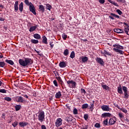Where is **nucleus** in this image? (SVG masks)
Here are the masks:
<instances>
[{"instance_id":"1","label":"nucleus","mask_w":129,"mask_h":129,"mask_svg":"<svg viewBox=\"0 0 129 129\" xmlns=\"http://www.w3.org/2000/svg\"><path fill=\"white\" fill-rule=\"evenodd\" d=\"M19 63L21 66H23V67H27V66H29L33 64V60L29 58H25L24 59H20L19 60Z\"/></svg>"},{"instance_id":"2","label":"nucleus","mask_w":129,"mask_h":129,"mask_svg":"<svg viewBox=\"0 0 129 129\" xmlns=\"http://www.w3.org/2000/svg\"><path fill=\"white\" fill-rule=\"evenodd\" d=\"M122 90L124 92V98L125 99H127L128 98V94L127 93V88L125 86H122L121 88V86L119 85L117 87V92L119 93V94H122Z\"/></svg>"},{"instance_id":"3","label":"nucleus","mask_w":129,"mask_h":129,"mask_svg":"<svg viewBox=\"0 0 129 129\" xmlns=\"http://www.w3.org/2000/svg\"><path fill=\"white\" fill-rule=\"evenodd\" d=\"M113 47H114V48H113V51L116 52V53H119V54H120L121 55H122V54H123V51L121 50H123V46L117 44H113Z\"/></svg>"},{"instance_id":"4","label":"nucleus","mask_w":129,"mask_h":129,"mask_svg":"<svg viewBox=\"0 0 129 129\" xmlns=\"http://www.w3.org/2000/svg\"><path fill=\"white\" fill-rule=\"evenodd\" d=\"M45 119V112L42 111L39 112L38 114V120L41 122H43Z\"/></svg>"},{"instance_id":"5","label":"nucleus","mask_w":129,"mask_h":129,"mask_svg":"<svg viewBox=\"0 0 129 129\" xmlns=\"http://www.w3.org/2000/svg\"><path fill=\"white\" fill-rule=\"evenodd\" d=\"M101 53L102 54V56H104V57H107V56H111L112 54L109 51H107V50L104 49L103 50H101Z\"/></svg>"},{"instance_id":"6","label":"nucleus","mask_w":129,"mask_h":129,"mask_svg":"<svg viewBox=\"0 0 129 129\" xmlns=\"http://www.w3.org/2000/svg\"><path fill=\"white\" fill-rule=\"evenodd\" d=\"M29 11L30 12H31L33 15H37V13H36V9L35 8L34 5L31 2L30 3Z\"/></svg>"},{"instance_id":"7","label":"nucleus","mask_w":129,"mask_h":129,"mask_svg":"<svg viewBox=\"0 0 129 129\" xmlns=\"http://www.w3.org/2000/svg\"><path fill=\"white\" fill-rule=\"evenodd\" d=\"M67 84L70 88H75L76 87V82L73 81V80H69L67 81Z\"/></svg>"},{"instance_id":"8","label":"nucleus","mask_w":129,"mask_h":129,"mask_svg":"<svg viewBox=\"0 0 129 129\" xmlns=\"http://www.w3.org/2000/svg\"><path fill=\"white\" fill-rule=\"evenodd\" d=\"M55 126L59 127L60 125H62V119L61 118H58L55 122Z\"/></svg>"},{"instance_id":"9","label":"nucleus","mask_w":129,"mask_h":129,"mask_svg":"<svg viewBox=\"0 0 129 129\" xmlns=\"http://www.w3.org/2000/svg\"><path fill=\"white\" fill-rule=\"evenodd\" d=\"M116 122V117L111 118L108 121L109 125H112Z\"/></svg>"},{"instance_id":"10","label":"nucleus","mask_w":129,"mask_h":129,"mask_svg":"<svg viewBox=\"0 0 129 129\" xmlns=\"http://www.w3.org/2000/svg\"><path fill=\"white\" fill-rule=\"evenodd\" d=\"M101 109L103 110V111H110V108H109V105H103L101 106Z\"/></svg>"},{"instance_id":"11","label":"nucleus","mask_w":129,"mask_h":129,"mask_svg":"<svg viewBox=\"0 0 129 129\" xmlns=\"http://www.w3.org/2000/svg\"><path fill=\"white\" fill-rule=\"evenodd\" d=\"M123 25H124L125 26H124V32L125 33V34H126V35H128V32H129V26L128 24L127 23H126L125 22H124Z\"/></svg>"},{"instance_id":"12","label":"nucleus","mask_w":129,"mask_h":129,"mask_svg":"<svg viewBox=\"0 0 129 129\" xmlns=\"http://www.w3.org/2000/svg\"><path fill=\"white\" fill-rule=\"evenodd\" d=\"M16 99L17 101V102H21L23 103L25 100H24V98H23V97L22 96H18L16 97Z\"/></svg>"},{"instance_id":"13","label":"nucleus","mask_w":129,"mask_h":129,"mask_svg":"<svg viewBox=\"0 0 129 129\" xmlns=\"http://www.w3.org/2000/svg\"><path fill=\"white\" fill-rule=\"evenodd\" d=\"M96 60L98 63H99L100 65H103V64H104V62L103 61V60L101 58L97 57L96 58Z\"/></svg>"},{"instance_id":"14","label":"nucleus","mask_w":129,"mask_h":129,"mask_svg":"<svg viewBox=\"0 0 129 129\" xmlns=\"http://www.w3.org/2000/svg\"><path fill=\"white\" fill-rule=\"evenodd\" d=\"M111 114L110 113H104L102 114L101 117H110Z\"/></svg>"},{"instance_id":"15","label":"nucleus","mask_w":129,"mask_h":129,"mask_svg":"<svg viewBox=\"0 0 129 129\" xmlns=\"http://www.w3.org/2000/svg\"><path fill=\"white\" fill-rule=\"evenodd\" d=\"M18 5H19V1H16L14 5L15 12H18V11H19V7L18 6Z\"/></svg>"},{"instance_id":"16","label":"nucleus","mask_w":129,"mask_h":129,"mask_svg":"<svg viewBox=\"0 0 129 129\" xmlns=\"http://www.w3.org/2000/svg\"><path fill=\"white\" fill-rule=\"evenodd\" d=\"M114 32L117 33V34H122V33H123V30L120 29H114Z\"/></svg>"},{"instance_id":"17","label":"nucleus","mask_w":129,"mask_h":129,"mask_svg":"<svg viewBox=\"0 0 129 129\" xmlns=\"http://www.w3.org/2000/svg\"><path fill=\"white\" fill-rule=\"evenodd\" d=\"M19 10L22 13L23 12V10H24V4H23V2H21L19 6Z\"/></svg>"},{"instance_id":"18","label":"nucleus","mask_w":129,"mask_h":129,"mask_svg":"<svg viewBox=\"0 0 129 129\" xmlns=\"http://www.w3.org/2000/svg\"><path fill=\"white\" fill-rule=\"evenodd\" d=\"M59 66L60 68H65L66 67V63L64 61H61L59 63Z\"/></svg>"},{"instance_id":"19","label":"nucleus","mask_w":129,"mask_h":129,"mask_svg":"<svg viewBox=\"0 0 129 129\" xmlns=\"http://www.w3.org/2000/svg\"><path fill=\"white\" fill-rule=\"evenodd\" d=\"M81 58L83 63H85L88 61V57L87 56H82V57H81Z\"/></svg>"},{"instance_id":"20","label":"nucleus","mask_w":129,"mask_h":129,"mask_svg":"<svg viewBox=\"0 0 129 129\" xmlns=\"http://www.w3.org/2000/svg\"><path fill=\"white\" fill-rule=\"evenodd\" d=\"M19 124L21 127L26 126L28 125V122H20L19 123Z\"/></svg>"},{"instance_id":"21","label":"nucleus","mask_w":129,"mask_h":129,"mask_svg":"<svg viewBox=\"0 0 129 129\" xmlns=\"http://www.w3.org/2000/svg\"><path fill=\"white\" fill-rule=\"evenodd\" d=\"M33 37L35 39H37V40H40V39H41V36L37 33L34 34Z\"/></svg>"},{"instance_id":"22","label":"nucleus","mask_w":129,"mask_h":129,"mask_svg":"<svg viewBox=\"0 0 129 129\" xmlns=\"http://www.w3.org/2000/svg\"><path fill=\"white\" fill-rule=\"evenodd\" d=\"M62 96V94H61V92L59 91L55 94V98L59 99Z\"/></svg>"},{"instance_id":"23","label":"nucleus","mask_w":129,"mask_h":129,"mask_svg":"<svg viewBox=\"0 0 129 129\" xmlns=\"http://www.w3.org/2000/svg\"><path fill=\"white\" fill-rule=\"evenodd\" d=\"M39 9L41 12H42V13H44V12H45V8L43 5H39Z\"/></svg>"},{"instance_id":"24","label":"nucleus","mask_w":129,"mask_h":129,"mask_svg":"<svg viewBox=\"0 0 129 129\" xmlns=\"http://www.w3.org/2000/svg\"><path fill=\"white\" fill-rule=\"evenodd\" d=\"M5 62H6V63H8V64H10V65H14V64H15V63H14V61H13V60H12L6 59L5 60Z\"/></svg>"},{"instance_id":"25","label":"nucleus","mask_w":129,"mask_h":129,"mask_svg":"<svg viewBox=\"0 0 129 129\" xmlns=\"http://www.w3.org/2000/svg\"><path fill=\"white\" fill-rule=\"evenodd\" d=\"M101 86L102 88L105 90H108V89H109V87L106 85H103V84H101Z\"/></svg>"},{"instance_id":"26","label":"nucleus","mask_w":129,"mask_h":129,"mask_svg":"<svg viewBox=\"0 0 129 129\" xmlns=\"http://www.w3.org/2000/svg\"><path fill=\"white\" fill-rule=\"evenodd\" d=\"M118 115L120 118V119H122V118H123V117H124V115L123 114V113H121V112H119L118 113Z\"/></svg>"},{"instance_id":"27","label":"nucleus","mask_w":129,"mask_h":129,"mask_svg":"<svg viewBox=\"0 0 129 129\" xmlns=\"http://www.w3.org/2000/svg\"><path fill=\"white\" fill-rule=\"evenodd\" d=\"M42 42L47 45L48 42H47V37L45 36H43Z\"/></svg>"},{"instance_id":"28","label":"nucleus","mask_w":129,"mask_h":129,"mask_svg":"<svg viewBox=\"0 0 129 129\" xmlns=\"http://www.w3.org/2000/svg\"><path fill=\"white\" fill-rule=\"evenodd\" d=\"M36 29H37V26H32L30 27V29H29V32H34V31H35V30H36Z\"/></svg>"},{"instance_id":"29","label":"nucleus","mask_w":129,"mask_h":129,"mask_svg":"<svg viewBox=\"0 0 129 129\" xmlns=\"http://www.w3.org/2000/svg\"><path fill=\"white\" fill-rule=\"evenodd\" d=\"M65 120L69 122V121H72L73 119L72 116H69V117H66L65 118Z\"/></svg>"},{"instance_id":"30","label":"nucleus","mask_w":129,"mask_h":129,"mask_svg":"<svg viewBox=\"0 0 129 129\" xmlns=\"http://www.w3.org/2000/svg\"><path fill=\"white\" fill-rule=\"evenodd\" d=\"M63 55L64 56H68L69 55V50L68 49H65L63 51Z\"/></svg>"},{"instance_id":"31","label":"nucleus","mask_w":129,"mask_h":129,"mask_svg":"<svg viewBox=\"0 0 129 129\" xmlns=\"http://www.w3.org/2000/svg\"><path fill=\"white\" fill-rule=\"evenodd\" d=\"M21 107H22V106L21 105H17L15 106V109L16 111H19L20 109H21Z\"/></svg>"},{"instance_id":"32","label":"nucleus","mask_w":129,"mask_h":129,"mask_svg":"<svg viewBox=\"0 0 129 129\" xmlns=\"http://www.w3.org/2000/svg\"><path fill=\"white\" fill-rule=\"evenodd\" d=\"M46 10H48V11H51V10L52 9V6L51 5H50L49 4H46Z\"/></svg>"},{"instance_id":"33","label":"nucleus","mask_w":129,"mask_h":129,"mask_svg":"<svg viewBox=\"0 0 129 129\" xmlns=\"http://www.w3.org/2000/svg\"><path fill=\"white\" fill-rule=\"evenodd\" d=\"M31 43H32V44H38V43H39V40L35 39H31Z\"/></svg>"},{"instance_id":"34","label":"nucleus","mask_w":129,"mask_h":129,"mask_svg":"<svg viewBox=\"0 0 129 129\" xmlns=\"http://www.w3.org/2000/svg\"><path fill=\"white\" fill-rule=\"evenodd\" d=\"M88 107V104H87V103H85V104H83L82 106V109L87 108Z\"/></svg>"},{"instance_id":"35","label":"nucleus","mask_w":129,"mask_h":129,"mask_svg":"<svg viewBox=\"0 0 129 129\" xmlns=\"http://www.w3.org/2000/svg\"><path fill=\"white\" fill-rule=\"evenodd\" d=\"M70 58H72V59H73V58H75V52L74 51H73L71 53Z\"/></svg>"},{"instance_id":"36","label":"nucleus","mask_w":129,"mask_h":129,"mask_svg":"<svg viewBox=\"0 0 129 129\" xmlns=\"http://www.w3.org/2000/svg\"><path fill=\"white\" fill-rule=\"evenodd\" d=\"M119 109L122 111V112H124V113H126V112H127V110L124 108H119Z\"/></svg>"},{"instance_id":"37","label":"nucleus","mask_w":129,"mask_h":129,"mask_svg":"<svg viewBox=\"0 0 129 129\" xmlns=\"http://www.w3.org/2000/svg\"><path fill=\"white\" fill-rule=\"evenodd\" d=\"M6 65V63L4 61H0V67L4 68Z\"/></svg>"},{"instance_id":"38","label":"nucleus","mask_w":129,"mask_h":129,"mask_svg":"<svg viewBox=\"0 0 129 129\" xmlns=\"http://www.w3.org/2000/svg\"><path fill=\"white\" fill-rule=\"evenodd\" d=\"M61 36L63 40H66L67 39V35L65 34V33H63Z\"/></svg>"},{"instance_id":"39","label":"nucleus","mask_w":129,"mask_h":129,"mask_svg":"<svg viewBox=\"0 0 129 129\" xmlns=\"http://www.w3.org/2000/svg\"><path fill=\"white\" fill-rule=\"evenodd\" d=\"M5 100H6V101H12V98H10L9 97H6L4 98Z\"/></svg>"},{"instance_id":"40","label":"nucleus","mask_w":129,"mask_h":129,"mask_svg":"<svg viewBox=\"0 0 129 129\" xmlns=\"http://www.w3.org/2000/svg\"><path fill=\"white\" fill-rule=\"evenodd\" d=\"M90 105H91L90 109L93 110V107H94V101H93V102L91 103Z\"/></svg>"},{"instance_id":"41","label":"nucleus","mask_w":129,"mask_h":129,"mask_svg":"<svg viewBox=\"0 0 129 129\" xmlns=\"http://www.w3.org/2000/svg\"><path fill=\"white\" fill-rule=\"evenodd\" d=\"M94 126L97 128H99V127H100V124H99V123H96Z\"/></svg>"},{"instance_id":"42","label":"nucleus","mask_w":129,"mask_h":129,"mask_svg":"<svg viewBox=\"0 0 129 129\" xmlns=\"http://www.w3.org/2000/svg\"><path fill=\"white\" fill-rule=\"evenodd\" d=\"M0 92L1 93H7V90L5 89H2L0 90Z\"/></svg>"},{"instance_id":"43","label":"nucleus","mask_w":129,"mask_h":129,"mask_svg":"<svg viewBox=\"0 0 129 129\" xmlns=\"http://www.w3.org/2000/svg\"><path fill=\"white\" fill-rule=\"evenodd\" d=\"M116 12L117 13V14H118V15H119V16H121V15L122 14V12H121V11L119 10V9H117L116 10Z\"/></svg>"},{"instance_id":"44","label":"nucleus","mask_w":129,"mask_h":129,"mask_svg":"<svg viewBox=\"0 0 129 129\" xmlns=\"http://www.w3.org/2000/svg\"><path fill=\"white\" fill-rule=\"evenodd\" d=\"M12 125L14 126V127H16V126L18 125V122L17 121H15L13 123H12Z\"/></svg>"},{"instance_id":"45","label":"nucleus","mask_w":129,"mask_h":129,"mask_svg":"<svg viewBox=\"0 0 129 129\" xmlns=\"http://www.w3.org/2000/svg\"><path fill=\"white\" fill-rule=\"evenodd\" d=\"M103 123L104 125H107V124L108 123V121H107V119L104 120L103 122Z\"/></svg>"},{"instance_id":"46","label":"nucleus","mask_w":129,"mask_h":129,"mask_svg":"<svg viewBox=\"0 0 129 129\" xmlns=\"http://www.w3.org/2000/svg\"><path fill=\"white\" fill-rule=\"evenodd\" d=\"M111 16H112L113 17H114V18H119V16L115 15L113 13H111Z\"/></svg>"},{"instance_id":"47","label":"nucleus","mask_w":129,"mask_h":129,"mask_svg":"<svg viewBox=\"0 0 129 129\" xmlns=\"http://www.w3.org/2000/svg\"><path fill=\"white\" fill-rule=\"evenodd\" d=\"M24 3L26 6H30V2H29V0H25Z\"/></svg>"},{"instance_id":"48","label":"nucleus","mask_w":129,"mask_h":129,"mask_svg":"<svg viewBox=\"0 0 129 129\" xmlns=\"http://www.w3.org/2000/svg\"><path fill=\"white\" fill-rule=\"evenodd\" d=\"M84 118L85 119V120H87V119H88V114H84Z\"/></svg>"},{"instance_id":"49","label":"nucleus","mask_w":129,"mask_h":129,"mask_svg":"<svg viewBox=\"0 0 129 129\" xmlns=\"http://www.w3.org/2000/svg\"><path fill=\"white\" fill-rule=\"evenodd\" d=\"M81 93H84V94H86V91H85V90H84V89H82L81 90Z\"/></svg>"},{"instance_id":"50","label":"nucleus","mask_w":129,"mask_h":129,"mask_svg":"<svg viewBox=\"0 0 129 129\" xmlns=\"http://www.w3.org/2000/svg\"><path fill=\"white\" fill-rule=\"evenodd\" d=\"M112 5H113L114 6H115V7H118V4H117V3L113 2H111Z\"/></svg>"},{"instance_id":"51","label":"nucleus","mask_w":129,"mask_h":129,"mask_svg":"<svg viewBox=\"0 0 129 129\" xmlns=\"http://www.w3.org/2000/svg\"><path fill=\"white\" fill-rule=\"evenodd\" d=\"M53 84H54L55 86H56V87H58V84H57V81L56 80H54L53 81Z\"/></svg>"},{"instance_id":"52","label":"nucleus","mask_w":129,"mask_h":129,"mask_svg":"<svg viewBox=\"0 0 129 129\" xmlns=\"http://www.w3.org/2000/svg\"><path fill=\"white\" fill-rule=\"evenodd\" d=\"M87 128H88V126H87V125L82 126L81 127V129H87Z\"/></svg>"},{"instance_id":"53","label":"nucleus","mask_w":129,"mask_h":129,"mask_svg":"<svg viewBox=\"0 0 129 129\" xmlns=\"http://www.w3.org/2000/svg\"><path fill=\"white\" fill-rule=\"evenodd\" d=\"M73 113H74V114H77L78 111H77V109H74Z\"/></svg>"},{"instance_id":"54","label":"nucleus","mask_w":129,"mask_h":129,"mask_svg":"<svg viewBox=\"0 0 129 129\" xmlns=\"http://www.w3.org/2000/svg\"><path fill=\"white\" fill-rule=\"evenodd\" d=\"M50 48L52 49V48L54 47V44H53V42L50 43Z\"/></svg>"},{"instance_id":"55","label":"nucleus","mask_w":129,"mask_h":129,"mask_svg":"<svg viewBox=\"0 0 129 129\" xmlns=\"http://www.w3.org/2000/svg\"><path fill=\"white\" fill-rule=\"evenodd\" d=\"M100 4H104L105 1L104 0H98Z\"/></svg>"},{"instance_id":"56","label":"nucleus","mask_w":129,"mask_h":129,"mask_svg":"<svg viewBox=\"0 0 129 129\" xmlns=\"http://www.w3.org/2000/svg\"><path fill=\"white\" fill-rule=\"evenodd\" d=\"M56 79H57V80H58V81L59 82H60L62 80V79H61V77H58L56 78Z\"/></svg>"},{"instance_id":"57","label":"nucleus","mask_w":129,"mask_h":129,"mask_svg":"<svg viewBox=\"0 0 129 129\" xmlns=\"http://www.w3.org/2000/svg\"><path fill=\"white\" fill-rule=\"evenodd\" d=\"M41 129H47V127H46V126H45V125H42Z\"/></svg>"},{"instance_id":"58","label":"nucleus","mask_w":129,"mask_h":129,"mask_svg":"<svg viewBox=\"0 0 129 129\" xmlns=\"http://www.w3.org/2000/svg\"><path fill=\"white\" fill-rule=\"evenodd\" d=\"M24 97H25V98H29V96H28L27 95H23Z\"/></svg>"},{"instance_id":"59","label":"nucleus","mask_w":129,"mask_h":129,"mask_svg":"<svg viewBox=\"0 0 129 129\" xmlns=\"http://www.w3.org/2000/svg\"><path fill=\"white\" fill-rule=\"evenodd\" d=\"M59 83H60V84H61V85H63V84L64 83H63V81L61 80L60 82H59Z\"/></svg>"},{"instance_id":"60","label":"nucleus","mask_w":129,"mask_h":129,"mask_svg":"<svg viewBox=\"0 0 129 129\" xmlns=\"http://www.w3.org/2000/svg\"><path fill=\"white\" fill-rule=\"evenodd\" d=\"M116 107H117V108H118V109H119V108H120V107H119V106H118V105H116L115 106Z\"/></svg>"},{"instance_id":"61","label":"nucleus","mask_w":129,"mask_h":129,"mask_svg":"<svg viewBox=\"0 0 129 129\" xmlns=\"http://www.w3.org/2000/svg\"><path fill=\"white\" fill-rule=\"evenodd\" d=\"M0 21H5V19L4 18H0Z\"/></svg>"},{"instance_id":"62","label":"nucleus","mask_w":129,"mask_h":129,"mask_svg":"<svg viewBox=\"0 0 129 129\" xmlns=\"http://www.w3.org/2000/svg\"><path fill=\"white\" fill-rule=\"evenodd\" d=\"M4 56H3L2 55L0 54V59H2V58H3Z\"/></svg>"},{"instance_id":"63","label":"nucleus","mask_w":129,"mask_h":129,"mask_svg":"<svg viewBox=\"0 0 129 129\" xmlns=\"http://www.w3.org/2000/svg\"><path fill=\"white\" fill-rule=\"evenodd\" d=\"M109 3H110V4H111V3H113V1H111V0H108Z\"/></svg>"},{"instance_id":"64","label":"nucleus","mask_w":129,"mask_h":129,"mask_svg":"<svg viewBox=\"0 0 129 129\" xmlns=\"http://www.w3.org/2000/svg\"><path fill=\"white\" fill-rule=\"evenodd\" d=\"M0 8H4V6H3V5L0 4Z\"/></svg>"}]
</instances>
